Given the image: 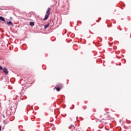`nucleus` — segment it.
<instances>
[{"label": "nucleus", "mask_w": 131, "mask_h": 131, "mask_svg": "<svg viewBox=\"0 0 131 131\" xmlns=\"http://www.w3.org/2000/svg\"><path fill=\"white\" fill-rule=\"evenodd\" d=\"M54 89H56V91H57V92H60V91H61V88H60V87H58V86H55V87L54 88Z\"/></svg>", "instance_id": "6"}, {"label": "nucleus", "mask_w": 131, "mask_h": 131, "mask_svg": "<svg viewBox=\"0 0 131 131\" xmlns=\"http://www.w3.org/2000/svg\"><path fill=\"white\" fill-rule=\"evenodd\" d=\"M30 26H34V22H32V21L30 22Z\"/></svg>", "instance_id": "10"}, {"label": "nucleus", "mask_w": 131, "mask_h": 131, "mask_svg": "<svg viewBox=\"0 0 131 131\" xmlns=\"http://www.w3.org/2000/svg\"><path fill=\"white\" fill-rule=\"evenodd\" d=\"M104 115H105L106 116H107V117L106 118V119L107 120H109V119H110L111 118V117H110V115H109V112H107Z\"/></svg>", "instance_id": "3"}, {"label": "nucleus", "mask_w": 131, "mask_h": 131, "mask_svg": "<svg viewBox=\"0 0 131 131\" xmlns=\"http://www.w3.org/2000/svg\"><path fill=\"white\" fill-rule=\"evenodd\" d=\"M6 24H7L8 26H14V24L11 21H5Z\"/></svg>", "instance_id": "2"}, {"label": "nucleus", "mask_w": 131, "mask_h": 131, "mask_svg": "<svg viewBox=\"0 0 131 131\" xmlns=\"http://www.w3.org/2000/svg\"><path fill=\"white\" fill-rule=\"evenodd\" d=\"M57 86L60 88V89H63V84L61 83H58L57 85Z\"/></svg>", "instance_id": "5"}, {"label": "nucleus", "mask_w": 131, "mask_h": 131, "mask_svg": "<svg viewBox=\"0 0 131 131\" xmlns=\"http://www.w3.org/2000/svg\"><path fill=\"white\" fill-rule=\"evenodd\" d=\"M69 129H71V128H75V126H74V125L71 124L70 126H69Z\"/></svg>", "instance_id": "7"}, {"label": "nucleus", "mask_w": 131, "mask_h": 131, "mask_svg": "<svg viewBox=\"0 0 131 131\" xmlns=\"http://www.w3.org/2000/svg\"><path fill=\"white\" fill-rule=\"evenodd\" d=\"M0 130H2V126H0Z\"/></svg>", "instance_id": "12"}, {"label": "nucleus", "mask_w": 131, "mask_h": 131, "mask_svg": "<svg viewBox=\"0 0 131 131\" xmlns=\"http://www.w3.org/2000/svg\"><path fill=\"white\" fill-rule=\"evenodd\" d=\"M0 20L3 22H6V19H5V18L3 16H0Z\"/></svg>", "instance_id": "8"}, {"label": "nucleus", "mask_w": 131, "mask_h": 131, "mask_svg": "<svg viewBox=\"0 0 131 131\" xmlns=\"http://www.w3.org/2000/svg\"><path fill=\"white\" fill-rule=\"evenodd\" d=\"M3 70L4 73H5L6 75L9 73V72L8 71L7 68H4Z\"/></svg>", "instance_id": "4"}, {"label": "nucleus", "mask_w": 131, "mask_h": 131, "mask_svg": "<svg viewBox=\"0 0 131 131\" xmlns=\"http://www.w3.org/2000/svg\"><path fill=\"white\" fill-rule=\"evenodd\" d=\"M3 116L5 118V115H3Z\"/></svg>", "instance_id": "13"}, {"label": "nucleus", "mask_w": 131, "mask_h": 131, "mask_svg": "<svg viewBox=\"0 0 131 131\" xmlns=\"http://www.w3.org/2000/svg\"><path fill=\"white\" fill-rule=\"evenodd\" d=\"M50 12H51V8H48L46 12V14L45 15V17L43 18L44 20H48V18H49V16H50V14H51Z\"/></svg>", "instance_id": "1"}, {"label": "nucleus", "mask_w": 131, "mask_h": 131, "mask_svg": "<svg viewBox=\"0 0 131 131\" xmlns=\"http://www.w3.org/2000/svg\"><path fill=\"white\" fill-rule=\"evenodd\" d=\"M130 38H131V36H130Z\"/></svg>", "instance_id": "14"}, {"label": "nucleus", "mask_w": 131, "mask_h": 131, "mask_svg": "<svg viewBox=\"0 0 131 131\" xmlns=\"http://www.w3.org/2000/svg\"><path fill=\"white\" fill-rule=\"evenodd\" d=\"M4 69L3 68V67L0 66V70H3Z\"/></svg>", "instance_id": "11"}, {"label": "nucleus", "mask_w": 131, "mask_h": 131, "mask_svg": "<svg viewBox=\"0 0 131 131\" xmlns=\"http://www.w3.org/2000/svg\"><path fill=\"white\" fill-rule=\"evenodd\" d=\"M49 26H50V24H47V25H45L44 26L45 29H46V28H48V27H49Z\"/></svg>", "instance_id": "9"}]
</instances>
